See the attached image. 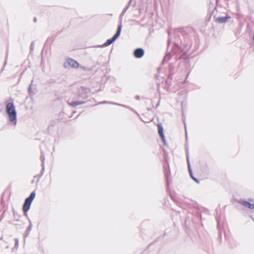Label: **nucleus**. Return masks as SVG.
I'll return each mask as SVG.
<instances>
[{
  "label": "nucleus",
  "mask_w": 254,
  "mask_h": 254,
  "mask_svg": "<svg viewBox=\"0 0 254 254\" xmlns=\"http://www.w3.org/2000/svg\"><path fill=\"white\" fill-rule=\"evenodd\" d=\"M6 113L8 116V120L15 125L17 121V114L15 106L12 103H8L6 105Z\"/></svg>",
  "instance_id": "1"
},
{
  "label": "nucleus",
  "mask_w": 254,
  "mask_h": 254,
  "mask_svg": "<svg viewBox=\"0 0 254 254\" xmlns=\"http://www.w3.org/2000/svg\"><path fill=\"white\" fill-rule=\"evenodd\" d=\"M64 66L65 68H77L79 67V64L75 60L68 58H66L64 63Z\"/></svg>",
  "instance_id": "2"
},
{
  "label": "nucleus",
  "mask_w": 254,
  "mask_h": 254,
  "mask_svg": "<svg viewBox=\"0 0 254 254\" xmlns=\"http://www.w3.org/2000/svg\"><path fill=\"white\" fill-rule=\"evenodd\" d=\"M35 195V193L33 192L31 193L30 195L26 199L23 208L24 212H27L29 210L31 204L34 200Z\"/></svg>",
  "instance_id": "3"
},
{
  "label": "nucleus",
  "mask_w": 254,
  "mask_h": 254,
  "mask_svg": "<svg viewBox=\"0 0 254 254\" xmlns=\"http://www.w3.org/2000/svg\"><path fill=\"white\" fill-rule=\"evenodd\" d=\"M121 31V26L119 25L118 29L116 34L112 38L108 39L104 44V46H108L111 44L114 41H115L120 36Z\"/></svg>",
  "instance_id": "4"
},
{
  "label": "nucleus",
  "mask_w": 254,
  "mask_h": 254,
  "mask_svg": "<svg viewBox=\"0 0 254 254\" xmlns=\"http://www.w3.org/2000/svg\"><path fill=\"white\" fill-rule=\"evenodd\" d=\"M241 203L244 206L250 209H253L254 208V200L253 199H250L249 201L242 200Z\"/></svg>",
  "instance_id": "5"
},
{
  "label": "nucleus",
  "mask_w": 254,
  "mask_h": 254,
  "mask_svg": "<svg viewBox=\"0 0 254 254\" xmlns=\"http://www.w3.org/2000/svg\"><path fill=\"white\" fill-rule=\"evenodd\" d=\"M144 52L142 49H137L134 52V55L136 58H140L144 55Z\"/></svg>",
  "instance_id": "6"
},
{
  "label": "nucleus",
  "mask_w": 254,
  "mask_h": 254,
  "mask_svg": "<svg viewBox=\"0 0 254 254\" xmlns=\"http://www.w3.org/2000/svg\"><path fill=\"white\" fill-rule=\"evenodd\" d=\"M230 17L226 16V17H216L215 20L216 22L219 23H225L226 20L229 19Z\"/></svg>",
  "instance_id": "7"
},
{
  "label": "nucleus",
  "mask_w": 254,
  "mask_h": 254,
  "mask_svg": "<svg viewBox=\"0 0 254 254\" xmlns=\"http://www.w3.org/2000/svg\"><path fill=\"white\" fill-rule=\"evenodd\" d=\"M158 133H159L160 137H161L162 140L163 141L164 144H165V136H164V135L163 134V127L161 125H158Z\"/></svg>",
  "instance_id": "8"
},
{
  "label": "nucleus",
  "mask_w": 254,
  "mask_h": 254,
  "mask_svg": "<svg viewBox=\"0 0 254 254\" xmlns=\"http://www.w3.org/2000/svg\"><path fill=\"white\" fill-rule=\"evenodd\" d=\"M82 104V103L81 102H73L71 103V106H76L78 105H80Z\"/></svg>",
  "instance_id": "9"
},
{
  "label": "nucleus",
  "mask_w": 254,
  "mask_h": 254,
  "mask_svg": "<svg viewBox=\"0 0 254 254\" xmlns=\"http://www.w3.org/2000/svg\"><path fill=\"white\" fill-rule=\"evenodd\" d=\"M191 177H192V178L193 179V180H194L195 182H196L197 183H198L197 180L195 178H194L192 177V176H191Z\"/></svg>",
  "instance_id": "10"
}]
</instances>
